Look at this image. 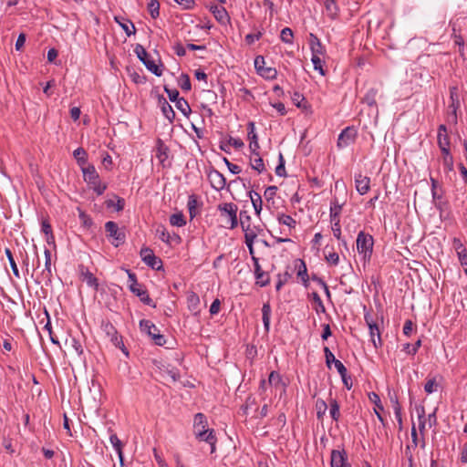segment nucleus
Masks as SVG:
<instances>
[{
	"instance_id": "obj_62",
	"label": "nucleus",
	"mask_w": 467,
	"mask_h": 467,
	"mask_svg": "<svg viewBox=\"0 0 467 467\" xmlns=\"http://www.w3.org/2000/svg\"><path fill=\"white\" fill-rule=\"evenodd\" d=\"M197 201L193 196H190L188 201V209L190 212L191 217H193L195 215V208H196Z\"/></svg>"
},
{
	"instance_id": "obj_60",
	"label": "nucleus",
	"mask_w": 467,
	"mask_h": 467,
	"mask_svg": "<svg viewBox=\"0 0 467 467\" xmlns=\"http://www.w3.org/2000/svg\"><path fill=\"white\" fill-rule=\"evenodd\" d=\"M249 221H250V217L248 215H246V213L241 212L240 213V224H241L243 230H246L249 227V225H250Z\"/></svg>"
},
{
	"instance_id": "obj_29",
	"label": "nucleus",
	"mask_w": 467,
	"mask_h": 467,
	"mask_svg": "<svg viewBox=\"0 0 467 467\" xmlns=\"http://www.w3.org/2000/svg\"><path fill=\"white\" fill-rule=\"evenodd\" d=\"M271 306L269 303H265L262 307V319L265 331H269L270 327V317H271Z\"/></svg>"
},
{
	"instance_id": "obj_21",
	"label": "nucleus",
	"mask_w": 467,
	"mask_h": 467,
	"mask_svg": "<svg viewBox=\"0 0 467 467\" xmlns=\"http://www.w3.org/2000/svg\"><path fill=\"white\" fill-rule=\"evenodd\" d=\"M248 140H249V148L251 151L258 150L259 149V143L257 135L254 132V123L249 122L248 123Z\"/></svg>"
},
{
	"instance_id": "obj_45",
	"label": "nucleus",
	"mask_w": 467,
	"mask_h": 467,
	"mask_svg": "<svg viewBox=\"0 0 467 467\" xmlns=\"http://www.w3.org/2000/svg\"><path fill=\"white\" fill-rule=\"evenodd\" d=\"M116 21L119 24L121 28L125 31V33L130 36L131 35H134L136 30L134 25L130 21H127L125 23H121L119 21V19L116 17Z\"/></svg>"
},
{
	"instance_id": "obj_38",
	"label": "nucleus",
	"mask_w": 467,
	"mask_h": 467,
	"mask_svg": "<svg viewBox=\"0 0 467 467\" xmlns=\"http://www.w3.org/2000/svg\"><path fill=\"white\" fill-rule=\"evenodd\" d=\"M417 411H418V418H419V431H420V434H423L425 428H426V424H427V420L425 419L424 408L421 407V408L418 409Z\"/></svg>"
},
{
	"instance_id": "obj_41",
	"label": "nucleus",
	"mask_w": 467,
	"mask_h": 467,
	"mask_svg": "<svg viewBox=\"0 0 467 467\" xmlns=\"http://www.w3.org/2000/svg\"><path fill=\"white\" fill-rule=\"evenodd\" d=\"M7 258H8V261H9V264H10V266L12 268V271H13V274L16 276V277H20V275H19V270L17 268V265L16 264V261L13 257V254H12V252L9 248H6L5 251Z\"/></svg>"
},
{
	"instance_id": "obj_56",
	"label": "nucleus",
	"mask_w": 467,
	"mask_h": 467,
	"mask_svg": "<svg viewBox=\"0 0 467 467\" xmlns=\"http://www.w3.org/2000/svg\"><path fill=\"white\" fill-rule=\"evenodd\" d=\"M324 353L326 357V363L328 368H330L331 363H334L336 359L334 354L330 351V349L327 347L324 348Z\"/></svg>"
},
{
	"instance_id": "obj_2",
	"label": "nucleus",
	"mask_w": 467,
	"mask_h": 467,
	"mask_svg": "<svg viewBox=\"0 0 467 467\" xmlns=\"http://www.w3.org/2000/svg\"><path fill=\"white\" fill-rule=\"evenodd\" d=\"M222 225L227 229H234L238 225L237 205L234 202H223L218 205Z\"/></svg>"
},
{
	"instance_id": "obj_43",
	"label": "nucleus",
	"mask_w": 467,
	"mask_h": 467,
	"mask_svg": "<svg viewBox=\"0 0 467 467\" xmlns=\"http://www.w3.org/2000/svg\"><path fill=\"white\" fill-rule=\"evenodd\" d=\"M280 38L284 43L292 44L293 42V31L289 27L282 29Z\"/></svg>"
},
{
	"instance_id": "obj_49",
	"label": "nucleus",
	"mask_w": 467,
	"mask_h": 467,
	"mask_svg": "<svg viewBox=\"0 0 467 467\" xmlns=\"http://www.w3.org/2000/svg\"><path fill=\"white\" fill-rule=\"evenodd\" d=\"M124 203L125 202L121 198H118L116 202L114 200H109L106 202L108 208L114 207L118 212L123 210Z\"/></svg>"
},
{
	"instance_id": "obj_32",
	"label": "nucleus",
	"mask_w": 467,
	"mask_h": 467,
	"mask_svg": "<svg viewBox=\"0 0 467 467\" xmlns=\"http://www.w3.org/2000/svg\"><path fill=\"white\" fill-rule=\"evenodd\" d=\"M161 111H162L163 115L165 116V118L170 122H172V120L174 119V117H175V112H174L173 109L171 108V106L165 99H163V101L161 103Z\"/></svg>"
},
{
	"instance_id": "obj_10",
	"label": "nucleus",
	"mask_w": 467,
	"mask_h": 467,
	"mask_svg": "<svg viewBox=\"0 0 467 467\" xmlns=\"http://www.w3.org/2000/svg\"><path fill=\"white\" fill-rule=\"evenodd\" d=\"M208 179L212 187L216 191L223 190L226 185V179L216 170H213L208 173Z\"/></svg>"
},
{
	"instance_id": "obj_25",
	"label": "nucleus",
	"mask_w": 467,
	"mask_h": 467,
	"mask_svg": "<svg viewBox=\"0 0 467 467\" xmlns=\"http://www.w3.org/2000/svg\"><path fill=\"white\" fill-rule=\"evenodd\" d=\"M45 268L43 269L41 275L44 279L50 280L52 277L51 270V252L48 249H45Z\"/></svg>"
},
{
	"instance_id": "obj_1",
	"label": "nucleus",
	"mask_w": 467,
	"mask_h": 467,
	"mask_svg": "<svg viewBox=\"0 0 467 467\" xmlns=\"http://www.w3.org/2000/svg\"><path fill=\"white\" fill-rule=\"evenodd\" d=\"M207 420L202 413H197L194 416L193 431L196 438L200 441L208 442L211 445V452L215 451L216 438L212 429H207Z\"/></svg>"
},
{
	"instance_id": "obj_40",
	"label": "nucleus",
	"mask_w": 467,
	"mask_h": 467,
	"mask_svg": "<svg viewBox=\"0 0 467 467\" xmlns=\"http://www.w3.org/2000/svg\"><path fill=\"white\" fill-rule=\"evenodd\" d=\"M148 11L152 18H156L160 15V4L157 0H150L148 4Z\"/></svg>"
},
{
	"instance_id": "obj_23",
	"label": "nucleus",
	"mask_w": 467,
	"mask_h": 467,
	"mask_svg": "<svg viewBox=\"0 0 467 467\" xmlns=\"http://www.w3.org/2000/svg\"><path fill=\"white\" fill-rule=\"evenodd\" d=\"M81 279L85 282L88 286L98 290L99 288V281L95 275L89 272L88 269L81 270Z\"/></svg>"
},
{
	"instance_id": "obj_3",
	"label": "nucleus",
	"mask_w": 467,
	"mask_h": 467,
	"mask_svg": "<svg viewBox=\"0 0 467 467\" xmlns=\"http://www.w3.org/2000/svg\"><path fill=\"white\" fill-rule=\"evenodd\" d=\"M358 253L362 255L364 260H369L374 245V239L369 234L359 232L356 241Z\"/></svg>"
},
{
	"instance_id": "obj_51",
	"label": "nucleus",
	"mask_w": 467,
	"mask_h": 467,
	"mask_svg": "<svg viewBox=\"0 0 467 467\" xmlns=\"http://www.w3.org/2000/svg\"><path fill=\"white\" fill-rule=\"evenodd\" d=\"M421 346V340H418L414 345H410L409 343L405 344L404 345V348L403 349L408 353V354H412L414 355L419 348Z\"/></svg>"
},
{
	"instance_id": "obj_54",
	"label": "nucleus",
	"mask_w": 467,
	"mask_h": 467,
	"mask_svg": "<svg viewBox=\"0 0 467 467\" xmlns=\"http://www.w3.org/2000/svg\"><path fill=\"white\" fill-rule=\"evenodd\" d=\"M73 154L79 163L86 162V151L82 148L75 150Z\"/></svg>"
},
{
	"instance_id": "obj_13",
	"label": "nucleus",
	"mask_w": 467,
	"mask_h": 467,
	"mask_svg": "<svg viewBox=\"0 0 467 467\" xmlns=\"http://www.w3.org/2000/svg\"><path fill=\"white\" fill-rule=\"evenodd\" d=\"M135 296L140 297V301L145 305L155 307V304H153L152 299L150 297L145 286L142 284H139L136 286L130 289Z\"/></svg>"
},
{
	"instance_id": "obj_4",
	"label": "nucleus",
	"mask_w": 467,
	"mask_h": 467,
	"mask_svg": "<svg viewBox=\"0 0 467 467\" xmlns=\"http://www.w3.org/2000/svg\"><path fill=\"white\" fill-rule=\"evenodd\" d=\"M105 230L107 234V237L109 238V241L112 245L115 247L119 246L124 244L126 240L125 233L122 229H120L115 222L109 221L105 223Z\"/></svg>"
},
{
	"instance_id": "obj_39",
	"label": "nucleus",
	"mask_w": 467,
	"mask_h": 467,
	"mask_svg": "<svg viewBox=\"0 0 467 467\" xmlns=\"http://www.w3.org/2000/svg\"><path fill=\"white\" fill-rule=\"evenodd\" d=\"M278 222L282 224L287 225L290 228H295L296 225V220L290 215H286L285 213L278 215Z\"/></svg>"
},
{
	"instance_id": "obj_53",
	"label": "nucleus",
	"mask_w": 467,
	"mask_h": 467,
	"mask_svg": "<svg viewBox=\"0 0 467 467\" xmlns=\"http://www.w3.org/2000/svg\"><path fill=\"white\" fill-rule=\"evenodd\" d=\"M457 109H458V106L455 105L454 103H451L449 106V109H450L451 112L448 115V121L452 122V123H456V121H457V115H456Z\"/></svg>"
},
{
	"instance_id": "obj_7",
	"label": "nucleus",
	"mask_w": 467,
	"mask_h": 467,
	"mask_svg": "<svg viewBox=\"0 0 467 467\" xmlns=\"http://www.w3.org/2000/svg\"><path fill=\"white\" fill-rule=\"evenodd\" d=\"M140 255L141 260L152 269L160 270L162 267L161 260L154 254L151 249L148 247L141 248Z\"/></svg>"
},
{
	"instance_id": "obj_18",
	"label": "nucleus",
	"mask_w": 467,
	"mask_h": 467,
	"mask_svg": "<svg viewBox=\"0 0 467 467\" xmlns=\"http://www.w3.org/2000/svg\"><path fill=\"white\" fill-rule=\"evenodd\" d=\"M438 145L440 149H449L450 148V138L447 133V129L445 125H440L438 130Z\"/></svg>"
},
{
	"instance_id": "obj_35",
	"label": "nucleus",
	"mask_w": 467,
	"mask_h": 467,
	"mask_svg": "<svg viewBox=\"0 0 467 467\" xmlns=\"http://www.w3.org/2000/svg\"><path fill=\"white\" fill-rule=\"evenodd\" d=\"M170 223L173 226L182 227L186 224V221L182 213H173L170 217Z\"/></svg>"
},
{
	"instance_id": "obj_22",
	"label": "nucleus",
	"mask_w": 467,
	"mask_h": 467,
	"mask_svg": "<svg viewBox=\"0 0 467 467\" xmlns=\"http://www.w3.org/2000/svg\"><path fill=\"white\" fill-rule=\"evenodd\" d=\"M84 180L88 183H96L97 180L99 179V173L92 165H88L82 169Z\"/></svg>"
},
{
	"instance_id": "obj_31",
	"label": "nucleus",
	"mask_w": 467,
	"mask_h": 467,
	"mask_svg": "<svg viewBox=\"0 0 467 467\" xmlns=\"http://www.w3.org/2000/svg\"><path fill=\"white\" fill-rule=\"evenodd\" d=\"M175 107L179 109L185 117H188L192 112L189 103L183 98H181L175 102Z\"/></svg>"
},
{
	"instance_id": "obj_37",
	"label": "nucleus",
	"mask_w": 467,
	"mask_h": 467,
	"mask_svg": "<svg viewBox=\"0 0 467 467\" xmlns=\"http://www.w3.org/2000/svg\"><path fill=\"white\" fill-rule=\"evenodd\" d=\"M317 417L322 420L327 410V405L323 400H317L316 402Z\"/></svg>"
},
{
	"instance_id": "obj_64",
	"label": "nucleus",
	"mask_w": 467,
	"mask_h": 467,
	"mask_svg": "<svg viewBox=\"0 0 467 467\" xmlns=\"http://www.w3.org/2000/svg\"><path fill=\"white\" fill-rule=\"evenodd\" d=\"M334 365L337 370V372L340 374L341 377H345L347 374V368L344 366V364L340 360H335Z\"/></svg>"
},
{
	"instance_id": "obj_6",
	"label": "nucleus",
	"mask_w": 467,
	"mask_h": 467,
	"mask_svg": "<svg viewBox=\"0 0 467 467\" xmlns=\"http://www.w3.org/2000/svg\"><path fill=\"white\" fill-rule=\"evenodd\" d=\"M134 52L138 58L144 64V66L154 75L160 77L162 74V70L154 63V61L149 59V54L146 49L140 45L137 44Z\"/></svg>"
},
{
	"instance_id": "obj_28",
	"label": "nucleus",
	"mask_w": 467,
	"mask_h": 467,
	"mask_svg": "<svg viewBox=\"0 0 467 467\" xmlns=\"http://www.w3.org/2000/svg\"><path fill=\"white\" fill-rule=\"evenodd\" d=\"M441 153H442V164H443L444 168L448 171H452V169H453V157L451 156V154L450 152V148L449 149H441Z\"/></svg>"
},
{
	"instance_id": "obj_57",
	"label": "nucleus",
	"mask_w": 467,
	"mask_h": 467,
	"mask_svg": "<svg viewBox=\"0 0 467 467\" xmlns=\"http://www.w3.org/2000/svg\"><path fill=\"white\" fill-rule=\"evenodd\" d=\"M436 389H437V383H436L435 379H429L424 386V390L427 393L431 394V393L436 391Z\"/></svg>"
},
{
	"instance_id": "obj_30",
	"label": "nucleus",
	"mask_w": 467,
	"mask_h": 467,
	"mask_svg": "<svg viewBox=\"0 0 467 467\" xmlns=\"http://www.w3.org/2000/svg\"><path fill=\"white\" fill-rule=\"evenodd\" d=\"M250 198H251V201H252V203H253V206H254L256 215L260 216V213H261V211L263 208V201H262L261 195L257 192H251Z\"/></svg>"
},
{
	"instance_id": "obj_46",
	"label": "nucleus",
	"mask_w": 467,
	"mask_h": 467,
	"mask_svg": "<svg viewBox=\"0 0 467 467\" xmlns=\"http://www.w3.org/2000/svg\"><path fill=\"white\" fill-rule=\"evenodd\" d=\"M187 300H188L189 308L192 311H196L197 307L200 304L199 296L196 294L192 293L191 295L188 296Z\"/></svg>"
},
{
	"instance_id": "obj_48",
	"label": "nucleus",
	"mask_w": 467,
	"mask_h": 467,
	"mask_svg": "<svg viewBox=\"0 0 467 467\" xmlns=\"http://www.w3.org/2000/svg\"><path fill=\"white\" fill-rule=\"evenodd\" d=\"M391 402L393 403V410L395 413V417L400 424V426L402 425V418H401V408L400 405L398 402L397 399L391 398Z\"/></svg>"
},
{
	"instance_id": "obj_19",
	"label": "nucleus",
	"mask_w": 467,
	"mask_h": 467,
	"mask_svg": "<svg viewBox=\"0 0 467 467\" xmlns=\"http://www.w3.org/2000/svg\"><path fill=\"white\" fill-rule=\"evenodd\" d=\"M250 165L254 170L257 171L259 173L263 172L265 170L264 161L257 150L251 151Z\"/></svg>"
},
{
	"instance_id": "obj_16",
	"label": "nucleus",
	"mask_w": 467,
	"mask_h": 467,
	"mask_svg": "<svg viewBox=\"0 0 467 467\" xmlns=\"http://www.w3.org/2000/svg\"><path fill=\"white\" fill-rule=\"evenodd\" d=\"M254 266V275L256 278V283L260 285V286H265L269 283L268 275L261 269V266L258 262V258L253 256Z\"/></svg>"
},
{
	"instance_id": "obj_34",
	"label": "nucleus",
	"mask_w": 467,
	"mask_h": 467,
	"mask_svg": "<svg viewBox=\"0 0 467 467\" xmlns=\"http://www.w3.org/2000/svg\"><path fill=\"white\" fill-rule=\"evenodd\" d=\"M339 409H340V407H339V404L337 403V401L336 400H331L329 413H330L331 418L336 421H337L340 417V410Z\"/></svg>"
},
{
	"instance_id": "obj_33",
	"label": "nucleus",
	"mask_w": 467,
	"mask_h": 467,
	"mask_svg": "<svg viewBox=\"0 0 467 467\" xmlns=\"http://www.w3.org/2000/svg\"><path fill=\"white\" fill-rule=\"evenodd\" d=\"M378 94V90L376 88H370L366 93L363 101L367 103L368 106H376V97Z\"/></svg>"
},
{
	"instance_id": "obj_24",
	"label": "nucleus",
	"mask_w": 467,
	"mask_h": 467,
	"mask_svg": "<svg viewBox=\"0 0 467 467\" xmlns=\"http://www.w3.org/2000/svg\"><path fill=\"white\" fill-rule=\"evenodd\" d=\"M168 152L169 148L159 139L156 146V158L161 164H164V161L168 159Z\"/></svg>"
},
{
	"instance_id": "obj_61",
	"label": "nucleus",
	"mask_w": 467,
	"mask_h": 467,
	"mask_svg": "<svg viewBox=\"0 0 467 467\" xmlns=\"http://www.w3.org/2000/svg\"><path fill=\"white\" fill-rule=\"evenodd\" d=\"M326 260L333 265H337L339 262V255L336 252H332V253H329L328 254L326 255Z\"/></svg>"
},
{
	"instance_id": "obj_52",
	"label": "nucleus",
	"mask_w": 467,
	"mask_h": 467,
	"mask_svg": "<svg viewBox=\"0 0 467 467\" xmlns=\"http://www.w3.org/2000/svg\"><path fill=\"white\" fill-rule=\"evenodd\" d=\"M268 382L270 385L277 387L281 383L280 375L275 371H272L269 375Z\"/></svg>"
},
{
	"instance_id": "obj_47",
	"label": "nucleus",
	"mask_w": 467,
	"mask_h": 467,
	"mask_svg": "<svg viewBox=\"0 0 467 467\" xmlns=\"http://www.w3.org/2000/svg\"><path fill=\"white\" fill-rule=\"evenodd\" d=\"M276 192H277V187L276 186H269V187H267L265 189V193H264L265 201L267 202H270L272 201V202L274 203V197L275 196Z\"/></svg>"
},
{
	"instance_id": "obj_42",
	"label": "nucleus",
	"mask_w": 467,
	"mask_h": 467,
	"mask_svg": "<svg viewBox=\"0 0 467 467\" xmlns=\"http://www.w3.org/2000/svg\"><path fill=\"white\" fill-rule=\"evenodd\" d=\"M323 56H312L311 61L314 65V68L317 70L322 76H325L326 72L323 69L322 64H323Z\"/></svg>"
},
{
	"instance_id": "obj_11",
	"label": "nucleus",
	"mask_w": 467,
	"mask_h": 467,
	"mask_svg": "<svg viewBox=\"0 0 467 467\" xmlns=\"http://www.w3.org/2000/svg\"><path fill=\"white\" fill-rule=\"evenodd\" d=\"M365 320L368 326L371 341L374 347L378 348L381 346L380 333L378 325L373 322L368 315L365 316Z\"/></svg>"
},
{
	"instance_id": "obj_27",
	"label": "nucleus",
	"mask_w": 467,
	"mask_h": 467,
	"mask_svg": "<svg viewBox=\"0 0 467 467\" xmlns=\"http://www.w3.org/2000/svg\"><path fill=\"white\" fill-rule=\"evenodd\" d=\"M342 203H339L337 199L331 202L330 206V220L331 222H340V213L342 210Z\"/></svg>"
},
{
	"instance_id": "obj_44",
	"label": "nucleus",
	"mask_w": 467,
	"mask_h": 467,
	"mask_svg": "<svg viewBox=\"0 0 467 467\" xmlns=\"http://www.w3.org/2000/svg\"><path fill=\"white\" fill-rule=\"evenodd\" d=\"M292 101L294 102V104L297 107V108H303V109H306V101L304 98L303 95H301L300 93L298 92H295L293 97H292Z\"/></svg>"
},
{
	"instance_id": "obj_5",
	"label": "nucleus",
	"mask_w": 467,
	"mask_h": 467,
	"mask_svg": "<svg viewBox=\"0 0 467 467\" xmlns=\"http://www.w3.org/2000/svg\"><path fill=\"white\" fill-rule=\"evenodd\" d=\"M140 327L141 331L152 338L156 345L163 346L166 343L164 336L160 333L159 328L150 320H140Z\"/></svg>"
},
{
	"instance_id": "obj_50",
	"label": "nucleus",
	"mask_w": 467,
	"mask_h": 467,
	"mask_svg": "<svg viewBox=\"0 0 467 467\" xmlns=\"http://www.w3.org/2000/svg\"><path fill=\"white\" fill-rule=\"evenodd\" d=\"M157 235L159 238L165 243H170V234L167 232L164 226H160L157 228Z\"/></svg>"
},
{
	"instance_id": "obj_12",
	"label": "nucleus",
	"mask_w": 467,
	"mask_h": 467,
	"mask_svg": "<svg viewBox=\"0 0 467 467\" xmlns=\"http://www.w3.org/2000/svg\"><path fill=\"white\" fill-rule=\"evenodd\" d=\"M355 187L359 194H366L370 189V178L361 173L356 174Z\"/></svg>"
},
{
	"instance_id": "obj_17",
	"label": "nucleus",
	"mask_w": 467,
	"mask_h": 467,
	"mask_svg": "<svg viewBox=\"0 0 467 467\" xmlns=\"http://www.w3.org/2000/svg\"><path fill=\"white\" fill-rule=\"evenodd\" d=\"M160 373L163 379L176 382L180 379L179 371L176 368L171 366H162L160 368Z\"/></svg>"
},
{
	"instance_id": "obj_55",
	"label": "nucleus",
	"mask_w": 467,
	"mask_h": 467,
	"mask_svg": "<svg viewBox=\"0 0 467 467\" xmlns=\"http://www.w3.org/2000/svg\"><path fill=\"white\" fill-rule=\"evenodd\" d=\"M89 185L99 195H101L107 188L105 184L101 183L99 179L97 180L96 183H90Z\"/></svg>"
},
{
	"instance_id": "obj_58",
	"label": "nucleus",
	"mask_w": 467,
	"mask_h": 467,
	"mask_svg": "<svg viewBox=\"0 0 467 467\" xmlns=\"http://www.w3.org/2000/svg\"><path fill=\"white\" fill-rule=\"evenodd\" d=\"M302 268H299L297 275L302 279V281L306 284L308 281L307 270L305 263L301 261Z\"/></svg>"
},
{
	"instance_id": "obj_36",
	"label": "nucleus",
	"mask_w": 467,
	"mask_h": 467,
	"mask_svg": "<svg viewBox=\"0 0 467 467\" xmlns=\"http://www.w3.org/2000/svg\"><path fill=\"white\" fill-rule=\"evenodd\" d=\"M178 83H179V86L180 88L183 90V91H190L191 88H192V85H191V80H190V78L188 75L186 74H182L179 78V80H178Z\"/></svg>"
},
{
	"instance_id": "obj_20",
	"label": "nucleus",
	"mask_w": 467,
	"mask_h": 467,
	"mask_svg": "<svg viewBox=\"0 0 467 467\" xmlns=\"http://www.w3.org/2000/svg\"><path fill=\"white\" fill-rule=\"evenodd\" d=\"M211 11L219 23L225 25L229 22V16L224 7L214 5L211 7Z\"/></svg>"
},
{
	"instance_id": "obj_26",
	"label": "nucleus",
	"mask_w": 467,
	"mask_h": 467,
	"mask_svg": "<svg viewBox=\"0 0 467 467\" xmlns=\"http://www.w3.org/2000/svg\"><path fill=\"white\" fill-rule=\"evenodd\" d=\"M109 441L118 453L120 464H123V452H122L123 443L121 442V441L118 438V436L115 433L110 434Z\"/></svg>"
},
{
	"instance_id": "obj_8",
	"label": "nucleus",
	"mask_w": 467,
	"mask_h": 467,
	"mask_svg": "<svg viewBox=\"0 0 467 467\" xmlns=\"http://www.w3.org/2000/svg\"><path fill=\"white\" fill-rule=\"evenodd\" d=\"M254 67L260 76L267 79H274L276 78L277 71L275 68L271 67H265V61L264 57L257 56L254 58Z\"/></svg>"
},
{
	"instance_id": "obj_63",
	"label": "nucleus",
	"mask_w": 467,
	"mask_h": 467,
	"mask_svg": "<svg viewBox=\"0 0 467 467\" xmlns=\"http://www.w3.org/2000/svg\"><path fill=\"white\" fill-rule=\"evenodd\" d=\"M332 223V231L334 236L337 239H341V228H340V222H331Z\"/></svg>"
},
{
	"instance_id": "obj_15",
	"label": "nucleus",
	"mask_w": 467,
	"mask_h": 467,
	"mask_svg": "<svg viewBox=\"0 0 467 467\" xmlns=\"http://www.w3.org/2000/svg\"><path fill=\"white\" fill-rule=\"evenodd\" d=\"M309 45L312 56H325L326 49L324 46L319 38L312 33L309 34Z\"/></svg>"
},
{
	"instance_id": "obj_9",
	"label": "nucleus",
	"mask_w": 467,
	"mask_h": 467,
	"mask_svg": "<svg viewBox=\"0 0 467 467\" xmlns=\"http://www.w3.org/2000/svg\"><path fill=\"white\" fill-rule=\"evenodd\" d=\"M357 138V130L353 127H348L341 131L337 139V147L346 148L354 143Z\"/></svg>"
},
{
	"instance_id": "obj_14",
	"label": "nucleus",
	"mask_w": 467,
	"mask_h": 467,
	"mask_svg": "<svg viewBox=\"0 0 467 467\" xmlns=\"http://www.w3.org/2000/svg\"><path fill=\"white\" fill-rule=\"evenodd\" d=\"M331 467H350L347 462L345 451L333 450L331 452Z\"/></svg>"
},
{
	"instance_id": "obj_59",
	"label": "nucleus",
	"mask_w": 467,
	"mask_h": 467,
	"mask_svg": "<svg viewBox=\"0 0 467 467\" xmlns=\"http://www.w3.org/2000/svg\"><path fill=\"white\" fill-rule=\"evenodd\" d=\"M164 90L167 93L171 101L176 102L178 99H181L179 98V91L177 89H170L167 87H165Z\"/></svg>"
}]
</instances>
